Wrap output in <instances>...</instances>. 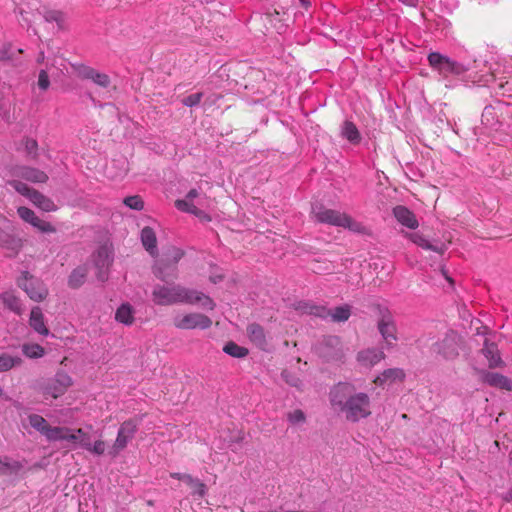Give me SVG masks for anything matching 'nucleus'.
Here are the masks:
<instances>
[{
    "mask_svg": "<svg viewBox=\"0 0 512 512\" xmlns=\"http://www.w3.org/2000/svg\"><path fill=\"white\" fill-rule=\"evenodd\" d=\"M55 382L58 383V385L64 389L65 391L67 390V388L69 386L72 385V379L71 377L64 373V372H59L56 374L55 378L53 379Z\"/></svg>",
    "mask_w": 512,
    "mask_h": 512,
    "instance_id": "nucleus-49",
    "label": "nucleus"
},
{
    "mask_svg": "<svg viewBox=\"0 0 512 512\" xmlns=\"http://www.w3.org/2000/svg\"><path fill=\"white\" fill-rule=\"evenodd\" d=\"M194 483H186L192 488L191 495L195 499H201L207 494V486L198 478L194 477Z\"/></svg>",
    "mask_w": 512,
    "mask_h": 512,
    "instance_id": "nucleus-42",
    "label": "nucleus"
},
{
    "mask_svg": "<svg viewBox=\"0 0 512 512\" xmlns=\"http://www.w3.org/2000/svg\"><path fill=\"white\" fill-rule=\"evenodd\" d=\"M23 360L19 355H11L9 353L0 354V372H7L22 364Z\"/></svg>",
    "mask_w": 512,
    "mask_h": 512,
    "instance_id": "nucleus-34",
    "label": "nucleus"
},
{
    "mask_svg": "<svg viewBox=\"0 0 512 512\" xmlns=\"http://www.w3.org/2000/svg\"><path fill=\"white\" fill-rule=\"evenodd\" d=\"M65 393V390L62 389L57 382H55L54 380H52L51 382H49L46 387H45V391H44V394L46 396H50L54 399L62 396L63 394Z\"/></svg>",
    "mask_w": 512,
    "mask_h": 512,
    "instance_id": "nucleus-46",
    "label": "nucleus"
},
{
    "mask_svg": "<svg viewBox=\"0 0 512 512\" xmlns=\"http://www.w3.org/2000/svg\"><path fill=\"white\" fill-rule=\"evenodd\" d=\"M44 60H45V54H44L43 51H40L38 56H37L36 62L38 64H42V63H44Z\"/></svg>",
    "mask_w": 512,
    "mask_h": 512,
    "instance_id": "nucleus-58",
    "label": "nucleus"
},
{
    "mask_svg": "<svg viewBox=\"0 0 512 512\" xmlns=\"http://www.w3.org/2000/svg\"><path fill=\"white\" fill-rule=\"evenodd\" d=\"M17 213L19 217L25 222L31 224L33 227L37 228L41 232H54L55 228L44 220H41L37 217L33 210L28 207L21 206L17 209Z\"/></svg>",
    "mask_w": 512,
    "mask_h": 512,
    "instance_id": "nucleus-15",
    "label": "nucleus"
},
{
    "mask_svg": "<svg viewBox=\"0 0 512 512\" xmlns=\"http://www.w3.org/2000/svg\"><path fill=\"white\" fill-rule=\"evenodd\" d=\"M287 421L291 425H300L306 422V415L301 409H295L287 413Z\"/></svg>",
    "mask_w": 512,
    "mask_h": 512,
    "instance_id": "nucleus-45",
    "label": "nucleus"
},
{
    "mask_svg": "<svg viewBox=\"0 0 512 512\" xmlns=\"http://www.w3.org/2000/svg\"><path fill=\"white\" fill-rule=\"evenodd\" d=\"M170 477L180 480V481H183L185 483H194L195 482L194 477L192 475L186 474V473L173 472V473H170Z\"/></svg>",
    "mask_w": 512,
    "mask_h": 512,
    "instance_id": "nucleus-53",
    "label": "nucleus"
},
{
    "mask_svg": "<svg viewBox=\"0 0 512 512\" xmlns=\"http://www.w3.org/2000/svg\"><path fill=\"white\" fill-rule=\"evenodd\" d=\"M113 261L111 250L107 246H101L93 254V262L97 269V279L104 282L108 278V269Z\"/></svg>",
    "mask_w": 512,
    "mask_h": 512,
    "instance_id": "nucleus-12",
    "label": "nucleus"
},
{
    "mask_svg": "<svg viewBox=\"0 0 512 512\" xmlns=\"http://www.w3.org/2000/svg\"><path fill=\"white\" fill-rule=\"evenodd\" d=\"M481 122L484 126L492 129H496L499 124L498 114L496 108L492 105H487L483 109Z\"/></svg>",
    "mask_w": 512,
    "mask_h": 512,
    "instance_id": "nucleus-35",
    "label": "nucleus"
},
{
    "mask_svg": "<svg viewBox=\"0 0 512 512\" xmlns=\"http://www.w3.org/2000/svg\"><path fill=\"white\" fill-rule=\"evenodd\" d=\"M312 214L317 222L340 228H342L343 222L346 220V213L326 208L322 204L313 205Z\"/></svg>",
    "mask_w": 512,
    "mask_h": 512,
    "instance_id": "nucleus-7",
    "label": "nucleus"
},
{
    "mask_svg": "<svg viewBox=\"0 0 512 512\" xmlns=\"http://www.w3.org/2000/svg\"><path fill=\"white\" fill-rule=\"evenodd\" d=\"M508 459H509V464L512 466V450L509 452Z\"/></svg>",
    "mask_w": 512,
    "mask_h": 512,
    "instance_id": "nucleus-62",
    "label": "nucleus"
},
{
    "mask_svg": "<svg viewBox=\"0 0 512 512\" xmlns=\"http://www.w3.org/2000/svg\"><path fill=\"white\" fill-rule=\"evenodd\" d=\"M393 215L400 224L409 229H416L419 225L415 214L406 206L397 205L394 207Z\"/></svg>",
    "mask_w": 512,
    "mask_h": 512,
    "instance_id": "nucleus-19",
    "label": "nucleus"
},
{
    "mask_svg": "<svg viewBox=\"0 0 512 512\" xmlns=\"http://www.w3.org/2000/svg\"><path fill=\"white\" fill-rule=\"evenodd\" d=\"M154 274L156 275L157 278H159L160 280L162 281H166V276L164 275L162 269L160 267H156L155 268V271H154Z\"/></svg>",
    "mask_w": 512,
    "mask_h": 512,
    "instance_id": "nucleus-57",
    "label": "nucleus"
},
{
    "mask_svg": "<svg viewBox=\"0 0 512 512\" xmlns=\"http://www.w3.org/2000/svg\"><path fill=\"white\" fill-rule=\"evenodd\" d=\"M37 84H38V87L43 91H45L49 88L50 80H49V76H48L46 69H41L39 71Z\"/></svg>",
    "mask_w": 512,
    "mask_h": 512,
    "instance_id": "nucleus-50",
    "label": "nucleus"
},
{
    "mask_svg": "<svg viewBox=\"0 0 512 512\" xmlns=\"http://www.w3.org/2000/svg\"><path fill=\"white\" fill-rule=\"evenodd\" d=\"M183 256V251L178 248L171 250V258L174 264H176Z\"/></svg>",
    "mask_w": 512,
    "mask_h": 512,
    "instance_id": "nucleus-56",
    "label": "nucleus"
},
{
    "mask_svg": "<svg viewBox=\"0 0 512 512\" xmlns=\"http://www.w3.org/2000/svg\"><path fill=\"white\" fill-rule=\"evenodd\" d=\"M294 309L300 314L313 315L321 319H327L329 316V308L310 301H298L294 304Z\"/></svg>",
    "mask_w": 512,
    "mask_h": 512,
    "instance_id": "nucleus-17",
    "label": "nucleus"
},
{
    "mask_svg": "<svg viewBox=\"0 0 512 512\" xmlns=\"http://www.w3.org/2000/svg\"><path fill=\"white\" fill-rule=\"evenodd\" d=\"M58 432L53 433L50 442L53 441H67L72 444H77L79 436L73 432V429L68 427L55 426Z\"/></svg>",
    "mask_w": 512,
    "mask_h": 512,
    "instance_id": "nucleus-31",
    "label": "nucleus"
},
{
    "mask_svg": "<svg viewBox=\"0 0 512 512\" xmlns=\"http://www.w3.org/2000/svg\"><path fill=\"white\" fill-rule=\"evenodd\" d=\"M87 269L85 267L75 268L68 278V285L70 288L76 289L82 286L86 280Z\"/></svg>",
    "mask_w": 512,
    "mask_h": 512,
    "instance_id": "nucleus-37",
    "label": "nucleus"
},
{
    "mask_svg": "<svg viewBox=\"0 0 512 512\" xmlns=\"http://www.w3.org/2000/svg\"><path fill=\"white\" fill-rule=\"evenodd\" d=\"M403 3L414 5L415 0H401Z\"/></svg>",
    "mask_w": 512,
    "mask_h": 512,
    "instance_id": "nucleus-61",
    "label": "nucleus"
},
{
    "mask_svg": "<svg viewBox=\"0 0 512 512\" xmlns=\"http://www.w3.org/2000/svg\"><path fill=\"white\" fill-rule=\"evenodd\" d=\"M30 327L41 336H48L50 331L46 326L44 314L39 306L31 309L29 317Z\"/></svg>",
    "mask_w": 512,
    "mask_h": 512,
    "instance_id": "nucleus-20",
    "label": "nucleus"
},
{
    "mask_svg": "<svg viewBox=\"0 0 512 512\" xmlns=\"http://www.w3.org/2000/svg\"><path fill=\"white\" fill-rule=\"evenodd\" d=\"M152 301L160 306L186 303L199 304L206 309L214 308V302L209 296L180 285H155L152 290Z\"/></svg>",
    "mask_w": 512,
    "mask_h": 512,
    "instance_id": "nucleus-2",
    "label": "nucleus"
},
{
    "mask_svg": "<svg viewBox=\"0 0 512 512\" xmlns=\"http://www.w3.org/2000/svg\"><path fill=\"white\" fill-rule=\"evenodd\" d=\"M223 351L228 354L229 356L235 357V358H243L248 355V349L238 345L235 342H228L223 347Z\"/></svg>",
    "mask_w": 512,
    "mask_h": 512,
    "instance_id": "nucleus-40",
    "label": "nucleus"
},
{
    "mask_svg": "<svg viewBox=\"0 0 512 512\" xmlns=\"http://www.w3.org/2000/svg\"><path fill=\"white\" fill-rule=\"evenodd\" d=\"M482 353L488 359L489 366L491 368L497 367L501 363V358L499 356L496 344L485 340Z\"/></svg>",
    "mask_w": 512,
    "mask_h": 512,
    "instance_id": "nucleus-33",
    "label": "nucleus"
},
{
    "mask_svg": "<svg viewBox=\"0 0 512 512\" xmlns=\"http://www.w3.org/2000/svg\"><path fill=\"white\" fill-rule=\"evenodd\" d=\"M202 98H203V93L202 92H197V93L188 95L187 97L183 98L182 99V104L184 106L192 108V107H195V106L199 105V103L201 102Z\"/></svg>",
    "mask_w": 512,
    "mask_h": 512,
    "instance_id": "nucleus-48",
    "label": "nucleus"
},
{
    "mask_svg": "<svg viewBox=\"0 0 512 512\" xmlns=\"http://www.w3.org/2000/svg\"><path fill=\"white\" fill-rule=\"evenodd\" d=\"M503 500H505L506 502L512 501V490L511 489L503 495Z\"/></svg>",
    "mask_w": 512,
    "mask_h": 512,
    "instance_id": "nucleus-59",
    "label": "nucleus"
},
{
    "mask_svg": "<svg viewBox=\"0 0 512 512\" xmlns=\"http://www.w3.org/2000/svg\"><path fill=\"white\" fill-rule=\"evenodd\" d=\"M410 238L413 243L425 250H431L438 254H443L445 251V246L443 244H432L428 239L419 233H412Z\"/></svg>",
    "mask_w": 512,
    "mask_h": 512,
    "instance_id": "nucleus-30",
    "label": "nucleus"
},
{
    "mask_svg": "<svg viewBox=\"0 0 512 512\" xmlns=\"http://www.w3.org/2000/svg\"><path fill=\"white\" fill-rule=\"evenodd\" d=\"M341 136L352 145H358L362 140L357 126L349 120L343 122L341 126Z\"/></svg>",
    "mask_w": 512,
    "mask_h": 512,
    "instance_id": "nucleus-26",
    "label": "nucleus"
},
{
    "mask_svg": "<svg viewBox=\"0 0 512 512\" xmlns=\"http://www.w3.org/2000/svg\"><path fill=\"white\" fill-rule=\"evenodd\" d=\"M342 228L348 229L349 231L360 234V235H369L370 230L364 224L359 221L353 219L350 215L346 214V220L343 222Z\"/></svg>",
    "mask_w": 512,
    "mask_h": 512,
    "instance_id": "nucleus-36",
    "label": "nucleus"
},
{
    "mask_svg": "<svg viewBox=\"0 0 512 512\" xmlns=\"http://www.w3.org/2000/svg\"><path fill=\"white\" fill-rule=\"evenodd\" d=\"M249 340L258 348L264 349L267 345L264 328L258 323H251L247 326Z\"/></svg>",
    "mask_w": 512,
    "mask_h": 512,
    "instance_id": "nucleus-25",
    "label": "nucleus"
},
{
    "mask_svg": "<svg viewBox=\"0 0 512 512\" xmlns=\"http://www.w3.org/2000/svg\"><path fill=\"white\" fill-rule=\"evenodd\" d=\"M428 63L433 71H436L441 80L447 81L446 87L452 86L450 82L454 78H459L463 81L470 80L472 83L487 86L494 81V76L490 71L485 73L469 72L463 64L452 60L446 55L439 52H430L427 57Z\"/></svg>",
    "mask_w": 512,
    "mask_h": 512,
    "instance_id": "nucleus-1",
    "label": "nucleus"
},
{
    "mask_svg": "<svg viewBox=\"0 0 512 512\" xmlns=\"http://www.w3.org/2000/svg\"><path fill=\"white\" fill-rule=\"evenodd\" d=\"M12 59L11 45L5 44L0 48V61H8Z\"/></svg>",
    "mask_w": 512,
    "mask_h": 512,
    "instance_id": "nucleus-54",
    "label": "nucleus"
},
{
    "mask_svg": "<svg viewBox=\"0 0 512 512\" xmlns=\"http://www.w3.org/2000/svg\"><path fill=\"white\" fill-rule=\"evenodd\" d=\"M417 342H418V344H419V346H420V345L422 344V339H418V341H417Z\"/></svg>",
    "mask_w": 512,
    "mask_h": 512,
    "instance_id": "nucleus-63",
    "label": "nucleus"
},
{
    "mask_svg": "<svg viewBox=\"0 0 512 512\" xmlns=\"http://www.w3.org/2000/svg\"><path fill=\"white\" fill-rule=\"evenodd\" d=\"M141 242L151 256L158 254L156 235L151 227L147 226L141 230Z\"/></svg>",
    "mask_w": 512,
    "mask_h": 512,
    "instance_id": "nucleus-27",
    "label": "nucleus"
},
{
    "mask_svg": "<svg viewBox=\"0 0 512 512\" xmlns=\"http://www.w3.org/2000/svg\"><path fill=\"white\" fill-rule=\"evenodd\" d=\"M30 425L38 431L40 434L50 441L53 433L58 432L55 430V426H50L46 419L38 414H31L28 416Z\"/></svg>",
    "mask_w": 512,
    "mask_h": 512,
    "instance_id": "nucleus-22",
    "label": "nucleus"
},
{
    "mask_svg": "<svg viewBox=\"0 0 512 512\" xmlns=\"http://www.w3.org/2000/svg\"><path fill=\"white\" fill-rule=\"evenodd\" d=\"M5 307L14 313L21 315L23 312V304L21 299L15 295L13 291H5L0 295Z\"/></svg>",
    "mask_w": 512,
    "mask_h": 512,
    "instance_id": "nucleus-28",
    "label": "nucleus"
},
{
    "mask_svg": "<svg viewBox=\"0 0 512 512\" xmlns=\"http://www.w3.org/2000/svg\"><path fill=\"white\" fill-rule=\"evenodd\" d=\"M73 432L79 436V439L87 434L82 428L75 429Z\"/></svg>",
    "mask_w": 512,
    "mask_h": 512,
    "instance_id": "nucleus-60",
    "label": "nucleus"
},
{
    "mask_svg": "<svg viewBox=\"0 0 512 512\" xmlns=\"http://www.w3.org/2000/svg\"><path fill=\"white\" fill-rule=\"evenodd\" d=\"M30 201L38 208L46 212H51L56 209L54 202L37 190L32 192Z\"/></svg>",
    "mask_w": 512,
    "mask_h": 512,
    "instance_id": "nucleus-32",
    "label": "nucleus"
},
{
    "mask_svg": "<svg viewBox=\"0 0 512 512\" xmlns=\"http://www.w3.org/2000/svg\"><path fill=\"white\" fill-rule=\"evenodd\" d=\"M482 381L491 387L512 390V381L500 373L483 372Z\"/></svg>",
    "mask_w": 512,
    "mask_h": 512,
    "instance_id": "nucleus-21",
    "label": "nucleus"
},
{
    "mask_svg": "<svg viewBox=\"0 0 512 512\" xmlns=\"http://www.w3.org/2000/svg\"><path fill=\"white\" fill-rule=\"evenodd\" d=\"M351 316V307L348 304L329 309V316L334 322H345Z\"/></svg>",
    "mask_w": 512,
    "mask_h": 512,
    "instance_id": "nucleus-38",
    "label": "nucleus"
},
{
    "mask_svg": "<svg viewBox=\"0 0 512 512\" xmlns=\"http://www.w3.org/2000/svg\"><path fill=\"white\" fill-rule=\"evenodd\" d=\"M174 325L179 329H208L212 320L201 313H190L174 319Z\"/></svg>",
    "mask_w": 512,
    "mask_h": 512,
    "instance_id": "nucleus-11",
    "label": "nucleus"
},
{
    "mask_svg": "<svg viewBox=\"0 0 512 512\" xmlns=\"http://www.w3.org/2000/svg\"><path fill=\"white\" fill-rule=\"evenodd\" d=\"M378 330L385 340L386 348L397 341V327L392 313L387 308H379Z\"/></svg>",
    "mask_w": 512,
    "mask_h": 512,
    "instance_id": "nucleus-6",
    "label": "nucleus"
},
{
    "mask_svg": "<svg viewBox=\"0 0 512 512\" xmlns=\"http://www.w3.org/2000/svg\"><path fill=\"white\" fill-rule=\"evenodd\" d=\"M43 17L47 22H55L59 28H63L65 14L59 10H45Z\"/></svg>",
    "mask_w": 512,
    "mask_h": 512,
    "instance_id": "nucleus-41",
    "label": "nucleus"
},
{
    "mask_svg": "<svg viewBox=\"0 0 512 512\" xmlns=\"http://www.w3.org/2000/svg\"><path fill=\"white\" fill-rule=\"evenodd\" d=\"M385 358L382 350L377 348H367L357 354L358 363L366 368H371Z\"/></svg>",
    "mask_w": 512,
    "mask_h": 512,
    "instance_id": "nucleus-18",
    "label": "nucleus"
},
{
    "mask_svg": "<svg viewBox=\"0 0 512 512\" xmlns=\"http://www.w3.org/2000/svg\"><path fill=\"white\" fill-rule=\"evenodd\" d=\"M138 426L139 422L135 419H128L120 425L116 440L113 444V455H117L127 447L128 443L134 438Z\"/></svg>",
    "mask_w": 512,
    "mask_h": 512,
    "instance_id": "nucleus-8",
    "label": "nucleus"
},
{
    "mask_svg": "<svg viewBox=\"0 0 512 512\" xmlns=\"http://www.w3.org/2000/svg\"><path fill=\"white\" fill-rule=\"evenodd\" d=\"M105 451V443L102 440L95 441L90 449L89 452L95 454V455H102Z\"/></svg>",
    "mask_w": 512,
    "mask_h": 512,
    "instance_id": "nucleus-51",
    "label": "nucleus"
},
{
    "mask_svg": "<svg viewBox=\"0 0 512 512\" xmlns=\"http://www.w3.org/2000/svg\"><path fill=\"white\" fill-rule=\"evenodd\" d=\"M17 284L35 302L43 301L48 295V289L44 282L27 271L22 272L17 279Z\"/></svg>",
    "mask_w": 512,
    "mask_h": 512,
    "instance_id": "nucleus-4",
    "label": "nucleus"
},
{
    "mask_svg": "<svg viewBox=\"0 0 512 512\" xmlns=\"http://www.w3.org/2000/svg\"><path fill=\"white\" fill-rule=\"evenodd\" d=\"M23 354L30 359H38L44 356V348L36 343H26L22 345Z\"/></svg>",
    "mask_w": 512,
    "mask_h": 512,
    "instance_id": "nucleus-39",
    "label": "nucleus"
},
{
    "mask_svg": "<svg viewBox=\"0 0 512 512\" xmlns=\"http://www.w3.org/2000/svg\"><path fill=\"white\" fill-rule=\"evenodd\" d=\"M22 143L24 145L25 152L27 156L31 159H36L38 156V143L35 139L25 137L22 140Z\"/></svg>",
    "mask_w": 512,
    "mask_h": 512,
    "instance_id": "nucleus-43",
    "label": "nucleus"
},
{
    "mask_svg": "<svg viewBox=\"0 0 512 512\" xmlns=\"http://www.w3.org/2000/svg\"><path fill=\"white\" fill-rule=\"evenodd\" d=\"M319 353L326 360L340 361L343 358L341 339L335 335L325 336L321 341Z\"/></svg>",
    "mask_w": 512,
    "mask_h": 512,
    "instance_id": "nucleus-10",
    "label": "nucleus"
},
{
    "mask_svg": "<svg viewBox=\"0 0 512 512\" xmlns=\"http://www.w3.org/2000/svg\"><path fill=\"white\" fill-rule=\"evenodd\" d=\"M459 340L457 332L449 330L443 339L432 345L431 350L446 360L455 359L459 355Z\"/></svg>",
    "mask_w": 512,
    "mask_h": 512,
    "instance_id": "nucleus-5",
    "label": "nucleus"
},
{
    "mask_svg": "<svg viewBox=\"0 0 512 512\" xmlns=\"http://www.w3.org/2000/svg\"><path fill=\"white\" fill-rule=\"evenodd\" d=\"M74 69L79 78L91 80L94 84L102 88H107L111 84L110 77L107 74L99 72L90 66L79 64L74 66Z\"/></svg>",
    "mask_w": 512,
    "mask_h": 512,
    "instance_id": "nucleus-13",
    "label": "nucleus"
},
{
    "mask_svg": "<svg viewBox=\"0 0 512 512\" xmlns=\"http://www.w3.org/2000/svg\"><path fill=\"white\" fill-rule=\"evenodd\" d=\"M25 459L18 460L10 456H0V476H9L14 479H22L25 477L28 468Z\"/></svg>",
    "mask_w": 512,
    "mask_h": 512,
    "instance_id": "nucleus-9",
    "label": "nucleus"
},
{
    "mask_svg": "<svg viewBox=\"0 0 512 512\" xmlns=\"http://www.w3.org/2000/svg\"><path fill=\"white\" fill-rule=\"evenodd\" d=\"M281 375L283 379L286 381V383H288L289 385L294 387H300L301 381L297 377L292 376L288 371H283Z\"/></svg>",
    "mask_w": 512,
    "mask_h": 512,
    "instance_id": "nucleus-52",
    "label": "nucleus"
},
{
    "mask_svg": "<svg viewBox=\"0 0 512 512\" xmlns=\"http://www.w3.org/2000/svg\"><path fill=\"white\" fill-rule=\"evenodd\" d=\"M135 310L129 303H123L117 308L115 313V320L124 325H132L134 322Z\"/></svg>",
    "mask_w": 512,
    "mask_h": 512,
    "instance_id": "nucleus-29",
    "label": "nucleus"
},
{
    "mask_svg": "<svg viewBox=\"0 0 512 512\" xmlns=\"http://www.w3.org/2000/svg\"><path fill=\"white\" fill-rule=\"evenodd\" d=\"M13 175L32 183H45L48 180V175L44 171L30 166L15 167Z\"/></svg>",
    "mask_w": 512,
    "mask_h": 512,
    "instance_id": "nucleus-16",
    "label": "nucleus"
},
{
    "mask_svg": "<svg viewBox=\"0 0 512 512\" xmlns=\"http://www.w3.org/2000/svg\"><path fill=\"white\" fill-rule=\"evenodd\" d=\"M199 196V192L197 189H191L187 194L185 199H177L175 201V207L186 213H190L198 216L201 211L198 209L193 203V199Z\"/></svg>",
    "mask_w": 512,
    "mask_h": 512,
    "instance_id": "nucleus-23",
    "label": "nucleus"
},
{
    "mask_svg": "<svg viewBox=\"0 0 512 512\" xmlns=\"http://www.w3.org/2000/svg\"><path fill=\"white\" fill-rule=\"evenodd\" d=\"M342 412L345 413L346 419L351 422H358L367 418L371 414L369 396L364 392L354 394L349 397Z\"/></svg>",
    "mask_w": 512,
    "mask_h": 512,
    "instance_id": "nucleus-3",
    "label": "nucleus"
},
{
    "mask_svg": "<svg viewBox=\"0 0 512 512\" xmlns=\"http://www.w3.org/2000/svg\"><path fill=\"white\" fill-rule=\"evenodd\" d=\"M77 444H79L83 449L89 451L92 445L90 436L88 434L84 435L80 440H78Z\"/></svg>",
    "mask_w": 512,
    "mask_h": 512,
    "instance_id": "nucleus-55",
    "label": "nucleus"
},
{
    "mask_svg": "<svg viewBox=\"0 0 512 512\" xmlns=\"http://www.w3.org/2000/svg\"><path fill=\"white\" fill-rule=\"evenodd\" d=\"M354 387L348 383H338L330 392V401L332 406L338 407L340 411H343L349 397H352Z\"/></svg>",
    "mask_w": 512,
    "mask_h": 512,
    "instance_id": "nucleus-14",
    "label": "nucleus"
},
{
    "mask_svg": "<svg viewBox=\"0 0 512 512\" xmlns=\"http://www.w3.org/2000/svg\"><path fill=\"white\" fill-rule=\"evenodd\" d=\"M123 203L130 209L140 211L144 208V201L139 195L128 196Z\"/></svg>",
    "mask_w": 512,
    "mask_h": 512,
    "instance_id": "nucleus-47",
    "label": "nucleus"
},
{
    "mask_svg": "<svg viewBox=\"0 0 512 512\" xmlns=\"http://www.w3.org/2000/svg\"><path fill=\"white\" fill-rule=\"evenodd\" d=\"M8 184L15 189L19 194L31 198L32 192L35 191V189L30 188L27 184L19 181V180H11L8 182Z\"/></svg>",
    "mask_w": 512,
    "mask_h": 512,
    "instance_id": "nucleus-44",
    "label": "nucleus"
},
{
    "mask_svg": "<svg viewBox=\"0 0 512 512\" xmlns=\"http://www.w3.org/2000/svg\"><path fill=\"white\" fill-rule=\"evenodd\" d=\"M405 377V373L400 368H389L384 370L380 375H378L374 383L378 386H384L386 384H392L396 381H402Z\"/></svg>",
    "mask_w": 512,
    "mask_h": 512,
    "instance_id": "nucleus-24",
    "label": "nucleus"
}]
</instances>
